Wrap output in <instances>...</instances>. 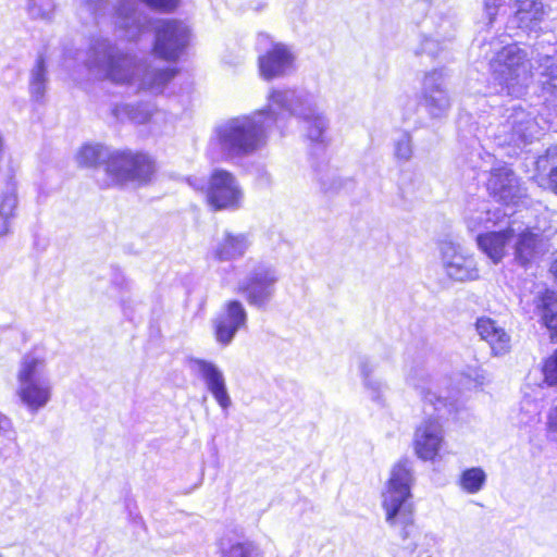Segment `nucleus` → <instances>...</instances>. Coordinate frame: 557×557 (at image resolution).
Returning a JSON list of instances; mask_svg holds the SVG:
<instances>
[{"label":"nucleus","instance_id":"c85d7f7f","mask_svg":"<svg viewBox=\"0 0 557 557\" xmlns=\"http://www.w3.org/2000/svg\"><path fill=\"white\" fill-rule=\"evenodd\" d=\"M359 367L366 387L372 392V398L379 400L384 388V384L381 380L372 375L374 364L368 359H362Z\"/></svg>","mask_w":557,"mask_h":557},{"label":"nucleus","instance_id":"c9c22d12","mask_svg":"<svg viewBox=\"0 0 557 557\" xmlns=\"http://www.w3.org/2000/svg\"><path fill=\"white\" fill-rule=\"evenodd\" d=\"M424 399L428 404L434 406L436 411H440L442 408L447 406V399L437 397L434 393L428 392L424 396Z\"/></svg>","mask_w":557,"mask_h":557},{"label":"nucleus","instance_id":"423d86ee","mask_svg":"<svg viewBox=\"0 0 557 557\" xmlns=\"http://www.w3.org/2000/svg\"><path fill=\"white\" fill-rule=\"evenodd\" d=\"M148 29L153 33V53L168 62H175L187 48L190 30L185 23L174 18L150 21Z\"/></svg>","mask_w":557,"mask_h":557},{"label":"nucleus","instance_id":"aec40b11","mask_svg":"<svg viewBox=\"0 0 557 557\" xmlns=\"http://www.w3.org/2000/svg\"><path fill=\"white\" fill-rule=\"evenodd\" d=\"M249 236L245 233L225 231L218 238L212 255L219 261H231L242 258L250 246Z\"/></svg>","mask_w":557,"mask_h":557},{"label":"nucleus","instance_id":"39448f33","mask_svg":"<svg viewBox=\"0 0 557 557\" xmlns=\"http://www.w3.org/2000/svg\"><path fill=\"white\" fill-rule=\"evenodd\" d=\"M270 109L276 107L277 114L287 111L298 116L304 123L308 138L322 141L327 128V120L315 107L312 97L294 90H272L269 94Z\"/></svg>","mask_w":557,"mask_h":557},{"label":"nucleus","instance_id":"2eb2a0df","mask_svg":"<svg viewBox=\"0 0 557 557\" xmlns=\"http://www.w3.org/2000/svg\"><path fill=\"white\" fill-rule=\"evenodd\" d=\"M423 104L429 114L440 117L450 108V98L444 84L443 74L433 71L425 74L422 87Z\"/></svg>","mask_w":557,"mask_h":557},{"label":"nucleus","instance_id":"0eeeda50","mask_svg":"<svg viewBox=\"0 0 557 557\" xmlns=\"http://www.w3.org/2000/svg\"><path fill=\"white\" fill-rule=\"evenodd\" d=\"M45 360L39 357L25 355L21 361L17 372L20 383L17 395L21 401L32 411L45 407L51 397V389L48 385L36 381V375L44 367Z\"/></svg>","mask_w":557,"mask_h":557},{"label":"nucleus","instance_id":"cd10ccee","mask_svg":"<svg viewBox=\"0 0 557 557\" xmlns=\"http://www.w3.org/2000/svg\"><path fill=\"white\" fill-rule=\"evenodd\" d=\"M16 208V197L14 194H5L0 200V237L5 236L11 231V220L14 216Z\"/></svg>","mask_w":557,"mask_h":557},{"label":"nucleus","instance_id":"ddd939ff","mask_svg":"<svg viewBox=\"0 0 557 557\" xmlns=\"http://www.w3.org/2000/svg\"><path fill=\"white\" fill-rule=\"evenodd\" d=\"M247 324V312L238 300H230L224 310L213 321L214 337L223 346L232 343L236 333Z\"/></svg>","mask_w":557,"mask_h":557},{"label":"nucleus","instance_id":"f257e3e1","mask_svg":"<svg viewBox=\"0 0 557 557\" xmlns=\"http://www.w3.org/2000/svg\"><path fill=\"white\" fill-rule=\"evenodd\" d=\"M539 62L533 72V65L523 49L517 45L503 47L490 61L492 79L499 87L496 91L520 97L535 75L544 88L547 85L557 88V65L554 59L546 55Z\"/></svg>","mask_w":557,"mask_h":557},{"label":"nucleus","instance_id":"9d476101","mask_svg":"<svg viewBox=\"0 0 557 557\" xmlns=\"http://www.w3.org/2000/svg\"><path fill=\"white\" fill-rule=\"evenodd\" d=\"M537 134V123L522 108H513L496 133L499 145L520 147L530 143Z\"/></svg>","mask_w":557,"mask_h":557},{"label":"nucleus","instance_id":"f704fd0d","mask_svg":"<svg viewBox=\"0 0 557 557\" xmlns=\"http://www.w3.org/2000/svg\"><path fill=\"white\" fill-rule=\"evenodd\" d=\"M502 4L503 0H484V11L487 14L490 23L495 18L497 10Z\"/></svg>","mask_w":557,"mask_h":557},{"label":"nucleus","instance_id":"ea45409f","mask_svg":"<svg viewBox=\"0 0 557 557\" xmlns=\"http://www.w3.org/2000/svg\"><path fill=\"white\" fill-rule=\"evenodd\" d=\"M422 51L429 54H434L436 52V42L433 39H426L423 42Z\"/></svg>","mask_w":557,"mask_h":557},{"label":"nucleus","instance_id":"7ed1b4c3","mask_svg":"<svg viewBox=\"0 0 557 557\" xmlns=\"http://www.w3.org/2000/svg\"><path fill=\"white\" fill-rule=\"evenodd\" d=\"M277 121L276 107L270 101L263 110L249 115L228 119L215 127V140L220 150L230 159L251 156L267 144V129Z\"/></svg>","mask_w":557,"mask_h":557},{"label":"nucleus","instance_id":"f3484780","mask_svg":"<svg viewBox=\"0 0 557 557\" xmlns=\"http://www.w3.org/2000/svg\"><path fill=\"white\" fill-rule=\"evenodd\" d=\"M294 62L295 55L290 49L283 44H275L259 57V72L267 81L282 77L293 71Z\"/></svg>","mask_w":557,"mask_h":557},{"label":"nucleus","instance_id":"4468645a","mask_svg":"<svg viewBox=\"0 0 557 557\" xmlns=\"http://www.w3.org/2000/svg\"><path fill=\"white\" fill-rule=\"evenodd\" d=\"M276 282L277 275L272 268H258L240 286V289L250 305L264 307L274 294Z\"/></svg>","mask_w":557,"mask_h":557},{"label":"nucleus","instance_id":"473e14b6","mask_svg":"<svg viewBox=\"0 0 557 557\" xmlns=\"http://www.w3.org/2000/svg\"><path fill=\"white\" fill-rule=\"evenodd\" d=\"M542 374L544 384L557 386V349L543 361Z\"/></svg>","mask_w":557,"mask_h":557},{"label":"nucleus","instance_id":"5701e85b","mask_svg":"<svg viewBox=\"0 0 557 557\" xmlns=\"http://www.w3.org/2000/svg\"><path fill=\"white\" fill-rule=\"evenodd\" d=\"M512 4L516 8V17L521 27L531 28L545 14L541 0H512Z\"/></svg>","mask_w":557,"mask_h":557},{"label":"nucleus","instance_id":"4be33fe9","mask_svg":"<svg viewBox=\"0 0 557 557\" xmlns=\"http://www.w3.org/2000/svg\"><path fill=\"white\" fill-rule=\"evenodd\" d=\"M177 70L172 65H148L141 74V90L160 94L175 77Z\"/></svg>","mask_w":557,"mask_h":557},{"label":"nucleus","instance_id":"2f4dec72","mask_svg":"<svg viewBox=\"0 0 557 557\" xmlns=\"http://www.w3.org/2000/svg\"><path fill=\"white\" fill-rule=\"evenodd\" d=\"M412 156V138L408 133H403L394 143V157L398 162L406 163Z\"/></svg>","mask_w":557,"mask_h":557},{"label":"nucleus","instance_id":"412c9836","mask_svg":"<svg viewBox=\"0 0 557 557\" xmlns=\"http://www.w3.org/2000/svg\"><path fill=\"white\" fill-rule=\"evenodd\" d=\"M480 337L486 341L494 355H504L509 350L510 338L504 329L488 318H480L475 324Z\"/></svg>","mask_w":557,"mask_h":557},{"label":"nucleus","instance_id":"dca6fc26","mask_svg":"<svg viewBox=\"0 0 557 557\" xmlns=\"http://www.w3.org/2000/svg\"><path fill=\"white\" fill-rule=\"evenodd\" d=\"M189 366L206 382L208 391L218 404L223 409H227L232 405V400L226 388L224 374L219 367L203 359H190Z\"/></svg>","mask_w":557,"mask_h":557},{"label":"nucleus","instance_id":"20e7f679","mask_svg":"<svg viewBox=\"0 0 557 557\" xmlns=\"http://www.w3.org/2000/svg\"><path fill=\"white\" fill-rule=\"evenodd\" d=\"M77 163L81 168H97L103 164L107 180L102 188L122 186L136 177L139 161L137 154L128 151L106 153L98 145H84L77 152Z\"/></svg>","mask_w":557,"mask_h":557},{"label":"nucleus","instance_id":"a878e982","mask_svg":"<svg viewBox=\"0 0 557 557\" xmlns=\"http://www.w3.org/2000/svg\"><path fill=\"white\" fill-rule=\"evenodd\" d=\"M537 309L545 326L557 332V299L553 292H546L541 297Z\"/></svg>","mask_w":557,"mask_h":557},{"label":"nucleus","instance_id":"a211bd4d","mask_svg":"<svg viewBox=\"0 0 557 557\" xmlns=\"http://www.w3.org/2000/svg\"><path fill=\"white\" fill-rule=\"evenodd\" d=\"M515 231L516 222L512 221L504 230L480 234L476 237L478 247L494 264H498L508 253Z\"/></svg>","mask_w":557,"mask_h":557},{"label":"nucleus","instance_id":"c756f323","mask_svg":"<svg viewBox=\"0 0 557 557\" xmlns=\"http://www.w3.org/2000/svg\"><path fill=\"white\" fill-rule=\"evenodd\" d=\"M136 0H120V3L116 9V26L117 28L124 30L129 26L134 25L135 12H136Z\"/></svg>","mask_w":557,"mask_h":557},{"label":"nucleus","instance_id":"9b49d317","mask_svg":"<svg viewBox=\"0 0 557 557\" xmlns=\"http://www.w3.org/2000/svg\"><path fill=\"white\" fill-rule=\"evenodd\" d=\"M511 247L513 261L523 268L535 263L547 250L546 242L541 234L517 223Z\"/></svg>","mask_w":557,"mask_h":557},{"label":"nucleus","instance_id":"b1692460","mask_svg":"<svg viewBox=\"0 0 557 557\" xmlns=\"http://www.w3.org/2000/svg\"><path fill=\"white\" fill-rule=\"evenodd\" d=\"M492 208L485 200L469 202L466 209V223L471 232L491 228Z\"/></svg>","mask_w":557,"mask_h":557},{"label":"nucleus","instance_id":"4c0bfd02","mask_svg":"<svg viewBox=\"0 0 557 557\" xmlns=\"http://www.w3.org/2000/svg\"><path fill=\"white\" fill-rule=\"evenodd\" d=\"M507 216H508V213L504 212L499 208L492 209L491 227L502 225L505 222V219Z\"/></svg>","mask_w":557,"mask_h":557},{"label":"nucleus","instance_id":"393cba45","mask_svg":"<svg viewBox=\"0 0 557 557\" xmlns=\"http://www.w3.org/2000/svg\"><path fill=\"white\" fill-rule=\"evenodd\" d=\"M540 171H548L546 186L557 194V145L549 147L536 161Z\"/></svg>","mask_w":557,"mask_h":557},{"label":"nucleus","instance_id":"f8f14e48","mask_svg":"<svg viewBox=\"0 0 557 557\" xmlns=\"http://www.w3.org/2000/svg\"><path fill=\"white\" fill-rule=\"evenodd\" d=\"M444 443V431L437 418L420 422L413 435V450L422 460H433Z\"/></svg>","mask_w":557,"mask_h":557},{"label":"nucleus","instance_id":"6ab92c4d","mask_svg":"<svg viewBox=\"0 0 557 557\" xmlns=\"http://www.w3.org/2000/svg\"><path fill=\"white\" fill-rule=\"evenodd\" d=\"M487 189L498 201L513 202L521 197L518 177L507 165H499L491 171Z\"/></svg>","mask_w":557,"mask_h":557},{"label":"nucleus","instance_id":"a19ab883","mask_svg":"<svg viewBox=\"0 0 557 557\" xmlns=\"http://www.w3.org/2000/svg\"><path fill=\"white\" fill-rule=\"evenodd\" d=\"M7 425H9V419L0 414V429H4Z\"/></svg>","mask_w":557,"mask_h":557},{"label":"nucleus","instance_id":"1a4fd4ad","mask_svg":"<svg viewBox=\"0 0 557 557\" xmlns=\"http://www.w3.org/2000/svg\"><path fill=\"white\" fill-rule=\"evenodd\" d=\"M440 255L442 269L450 280L467 282L480 277L475 258L466 253L460 246L444 242L440 246Z\"/></svg>","mask_w":557,"mask_h":557},{"label":"nucleus","instance_id":"e433bc0d","mask_svg":"<svg viewBox=\"0 0 557 557\" xmlns=\"http://www.w3.org/2000/svg\"><path fill=\"white\" fill-rule=\"evenodd\" d=\"M547 425L550 437L557 442V406L550 409Z\"/></svg>","mask_w":557,"mask_h":557},{"label":"nucleus","instance_id":"6e6552de","mask_svg":"<svg viewBox=\"0 0 557 557\" xmlns=\"http://www.w3.org/2000/svg\"><path fill=\"white\" fill-rule=\"evenodd\" d=\"M244 200L243 188L233 173L215 169L209 178L207 201L214 210H237Z\"/></svg>","mask_w":557,"mask_h":557},{"label":"nucleus","instance_id":"72a5a7b5","mask_svg":"<svg viewBox=\"0 0 557 557\" xmlns=\"http://www.w3.org/2000/svg\"><path fill=\"white\" fill-rule=\"evenodd\" d=\"M157 169L156 161L152 157L141 154V185L153 180Z\"/></svg>","mask_w":557,"mask_h":557},{"label":"nucleus","instance_id":"7c9ffc66","mask_svg":"<svg viewBox=\"0 0 557 557\" xmlns=\"http://www.w3.org/2000/svg\"><path fill=\"white\" fill-rule=\"evenodd\" d=\"M221 557H259V550L250 542H234L221 548Z\"/></svg>","mask_w":557,"mask_h":557},{"label":"nucleus","instance_id":"bb28decb","mask_svg":"<svg viewBox=\"0 0 557 557\" xmlns=\"http://www.w3.org/2000/svg\"><path fill=\"white\" fill-rule=\"evenodd\" d=\"M485 481L486 474L481 468H470L461 473L459 485L465 492L475 494L482 490Z\"/></svg>","mask_w":557,"mask_h":557},{"label":"nucleus","instance_id":"58836bf2","mask_svg":"<svg viewBox=\"0 0 557 557\" xmlns=\"http://www.w3.org/2000/svg\"><path fill=\"white\" fill-rule=\"evenodd\" d=\"M122 62L123 63L121 64V66H125V67H127V70H129V67L134 66V64H131L129 62H125L124 59L122 60ZM119 67H120V64L112 63L110 66V71H109V74L112 77V79L116 81V82L124 81V78H125V76L120 75Z\"/></svg>","mask_w":557,"mask_h":557},{"label":"nucleus","instance_id":"f03ea898","mask_svg":"<svg viewBox=\"0 0 557 557\" xmlns=\"http://www.w3.org/2000/svg\"><path fill=\"white\" fill-rule=\"evenodd\" d=\"M413 478L407 460L397 462L391 470V476L383 492V508L386 512V521L391 527H400V536L405 542L404 548L411 554L420 547L424 552L434 542V539L424 534H417L413 527V509L409 502L410 487Z\"/></svg>","mask_w":557,"mask_h":557}]
</instances>
